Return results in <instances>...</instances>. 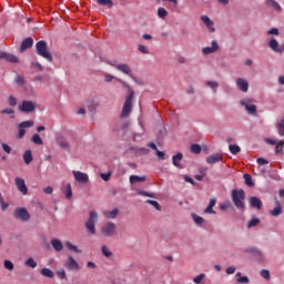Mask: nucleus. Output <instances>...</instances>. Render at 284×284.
<instances>
[{
  "mask_svg": "<svg viewBox=\"0 0 284 284\" xmlns=\"http://www.w3.org/2000/svg\"><path fill=\"white\" fill-rule=\"evenodd\" d=\"M99 6H105L106 8H112L114 6V2L112 0H98Z\"/></svg>",
  "mask_w": 284,
  "mask_h": 284,
  "instance_id": "38",
  "label": "nucleus"
},
{
  "mask_svg": "<svg viewBox=\"0 0 284 284\" xmlns=\"http://www.w3.org/2000/svg\"><path fill=\"white\" fill-rule=\"evenodd\" d=\"M24 265L27 267H32V270H34V267H37V262L34 261V258L29 257L26 262Z\"/></svg>",
  "mask_w": 284,
  "mask_h": 284,
  "instance_id": "39",
  "label": "nucleus"
},
{
  "mask_svg": "<svg viewBox=\"0 0 284 284\" xmlns=\"http://www.w3.org/2000/svg\"><path fill=\"white\" fill-rule=\"evenodd\" d=\"M8 61L9 63H19V58L12 53L0 51V61Z\"/></svg>",
  "mask_w": 284,
  "mask_h": 284,
  "instance_id": "9",
  "label": "nucleus"
},
{
  "mask_svg": "<svg viewBox=\"0 0 284 284\" xmlns=\"http://www.w3.org/2000/svg\"><path fill=\"white\" fill-rule=\"evenodd\" d=\"M203 278H205V274L202 273L200 275H196L194 278H193V283L195 284H201L203 282Z\"/></svg>",
  "mask_w": 284,
  "mask_h": 284,
  "instance_id": "45",
  "label": "nucleus"
},
{
  "mask_svg": "<svg viewBox=\"0 0 284 284\" xmlns=\"http://www.w3.org/2000/svg\"><path fill=\"white\" fill-rule=\"evenodd\" d=\"M132 99H134V91H131L125 99V102L123 104L122 112H121L122 119H126V116H130V113L132 112Z\"/></svg>",
  "mask_w": 284,
  "mask_h": 284,
  "instance_id": "4",
  "label": "nucleus"
},
{
  "mask_svg": "<svg viewBox=\"0 0 284 284\" xmlns=\"http://www.w3.org/2000/svg\"><path fill=\"white\" fill-rule=\"evenodd\" d=\"M102 254L106 258H110V256H112V251H110L106 245H103L102 246Z\"/></svg>",
  "mask_w": 284,
  "mask_h": 284,
  "instance_id": "42",
  "label": "nucleus"
},
{
  "mask_svg": "<svg viewBox=\"0 0 284 284\" xmlns=\"http://www.w3.org/2000/svg\"><path fill=\"white\" fill-rule=\"evenodd\" d=\"M103 216L105 219H115L119 216V209H113L111 211H103Z\"/></svg>",
  "mask_w": 284,
  "mask_h": 284,
  "instance_id": "24",
  "label": "nucleus"
},
{
  "mask_svg": "<svg viewBox=\"0 0 284 284\" xmlns=\"http://www.w3.org/2000/svg\"><path fill=\"white\" fill-rule=\"evenodd\" d=\"M14 82L17 83V85L21 87L24 85L26 79L22 75H17Z\"/></svg>",
  "mask_w": 284,
  "mask_h": 284,
  "instance_id": "46",
  "label": "nucleus"
},
{
  "mask_svg": "<svg viewBox=\"0 0 284 284\" xmlns=\"http://www.w3.org/2000/svg\"><path fill=\"white\" fill-rule=\"evenodd\" d=\"M277 132L280 136H284V118L277 123ZM275 145L276 154L283 152L284 140L278 141Z\"/></svg>",
  "mask_w": 284,
  "mask_h": 284,
  "instance_id": "5",
  "label": "nucleus"
},
{
  "mask_svg": "<svg viewBox=\"0 0 284 284\" xmlns=\"http://www.w3.org/2000/svg\"><path fill=\"white\" fill-rule=\"evenodd\" d=\"M23 161H24L26 165H30L31 161H33L32 151L31 150H27L23 153Z\"/></svg>",
  "mask_w": 284,
  "mask_h": 284,
  "instance_id": "27",
  "label": "nucleus"
},
{
  "mask_svg": "<svg viewBox=\"0 0 284 284\" xmlns=\"http://www.w3.org/2000/svg\"><path fill=\"white\" fill-rule=\"evenodd\" d=\"M9 105H10L11 108H16V105H17V98L10 95V97H9Z\"/></svg>",
  "mask_w": 284,
  "mask_h": 284,
  "instance_id": "55",
  "label": "nucleus"
},
{
  "mask_svg": "<svg viewBox=\"0 0 284 284\" xmlns=\"http://www.w3.org/2000/svg\"><path fill=\"white\" fill-rule=\"evenodd\" d=\"M229 150H230L231 154H239V152H241V146H239L236 144H231L229 146Z\"/></svg>",
  "mask_w": 284,
  "mask_h": 284,
  "instance_id": "40",
  "label": "nucleus"
},
{
  "mask_svg": "<svg viewBox=\"0 0 284 284\" xmlns=\"http://www.w3.org/2000/svg\"><path fill=\"white\" fill-rule=\"evenodd\" d=\"M250 205L251 207H254L255 210H261L263 207V201L256 196L250 197Z\"/></svg>",
  "mask_w": 284,
  "mask_h": 284,
  "instance_id": "21",
  "label": "nucleus"
},
{
  "mask_svg": "<svg viewBox=\"0 0 284 284\" xmlns=\"http://www.w3.org/2000/svg\"><path fill=\"white\" fill-rule=\"evenodd\" d=\"M221 161H223V155L221 153H215L206 158V163H209V165H214V163H219Z\"/></svg>",
  "mask_w": 284,
  "mask_h": 284,
  "instance_id": "17",
  "label": "nucleus"
},
{
  "mask_svg": "<svg viewBox=\"0 0 284 284\" xmlns=\"http://www.w3.org/2000/svg\"><path fill=\"white\" fill-rule=\"evenodd\" d=\"M14 215L17 219H20L21 221H30V213H28V210L23 207L17 209Z\"/></svg>",
  "mask_w": 284,
  "mask_h": 284,
  "instance_id": "10",
  "label": "nucleus"
},
{
  "mask_svg": "<svg viewBox=\"0 0 284 284\" xmlns=\"http://www.w3.org/2000/svg\"><path fill=\"white\" fill-rule=\"evenodd\" d=\"M16 186L21 194H28V186H26V180L23 178H16Z\"/></svg>",
  "mask_w": 284,
  "mask_h": 284,
  "instance_id": "12",
  "label": "nucleus"
},
{
  "mask_svg": "<svg viewBox=\"0 0 284 284\" xmlns=\"http://www.w3.org/2000/svg\"><path fill=\"white\" fill-rule=\"evenodd\" d=\"M236 85L241 92H247V90H250V82L243 78L236 80Z\"/></svg>",
  "mask_w": 284,
  "mask_h": 284,
  "instance_id": "15",
  "label": "nucleus"
},
{
  "mask_svg": "<svg viewBox=\"0 0 284 284\" xmlns=\"http://www.w3.org/2000/svg\"><path fill=\"white\" fill-rule=\"evenodd\" d=\"M64 245L68 250H71V252H77V254H81V250H79L77 245H73L70 242H65Z\"/></svg>",
  "mask_w": 284,
  "mask_h": 284,
  "instance_id": "32",
  "label": "nucleus"
},
{
  "mask_svg": "<svg viewBox=\"0 0 284 284\" xmlns=\"http://www.w3.org/2000/svg\"><path fill=\"white\" fill-rule=\"evenodd\" d=\"M260 223H261V220L253 217L247 223V227H248V230H251V227H256V225H258Z\"/></svg>",
  "mask_w": 284,
  "mask_h": 284,
  "instance_id": "37",
  "label": "nucleus"
},
{
  "mask_svg": "<svg viewBox=\"0 0 284 284\" xmlns=\"http://www.w3.org/2000/svg\"><path fill=\"white\" fill-rule=\"evenodd\" d=\"M64 266L67 267V270H70V271L79 270V263H77L74 261V257L72 256L68 257V260L64 263Z\"/></svg>",
  "mask_w": 284,
  "mask_h": 284,
  "instance_id": "16",
  "label": "nucleus"
},
{
  "mask_svg": "<svg viewBox=\"0 0 284 284\" xmlns=\"http://www.w3.org/2000/svg\"><path fill=\"white\" fill-rule=\"evenodd\" d=\"M2 150H4L7 154H10V152H12V148H10V145L6 143H2Z\"/></svg>",
  "mask_w": 284,
  "mask_h": 284,
  "instance_id": "60",
  "label": "nucleus"
},
{
  "mask_svg": "<svg viewBox=\"0 0 284 284\" xmlns=\"http://www.w3.org/2000/svg\"><path fill=\"white\" fill-rule=\"evenodd\" d=\"M64 192L65 199H72V184H67Z\"/></svg>",
  "mask_w": 284,
  "mask_h": 284,
  "instance_id": "34",
  "label": "nucleus"
},
{
  "mask_svg": "<svg viewBox=\"0 0 284 284\" xmlns=\"http://www.w3.org/2000/svg\"><path fill=\"white\" fill-rule=\"evenodd\" d=\"M4 268L9 270V272H12V270H14V264L12 263V261L6 260L4 261Z\"/></svg>",
  "mask_w": 284,
  "mask_h": 284,
  "instance_id": "44",
  "label": "nucleus"
},
{
  "mask_svg": "<svg viewBox=\"0 0 284 284\" xmlns=\"http://www.w3.org/2000/svg\"><path fill=\"white\" fill-rule=\"evenodd\" d=\"M139 51L142 52V54H150V51L148 50V48L143 44L139 45Z\"/></svg>",
  "mask_w": 284,
  "mask_h": 284,
  "instance_id": "57",
  "label": "nucleus"
},
{
  "mask_svg": "<svg viewBox=\"0 0 284 284\" xmlns=\"http://www.w3.org/2000/svg\"><path fill=\"white\" fill-rule=\"evenodd\" d=\"M114 68H116L120 72L123 74H128V77H132V69L130 65L125 63H120V64H112Z\"/></svg>",
  "mask_w": 284,
  "mask_h": 284,
  "instance_id": "13",
  "label": "nucleus"
},
{
  "mask_svg": "<svg viewBox=\"0 0 284 284\" xmlns=\"http://www.w3.org/2000/svg\"><path fill=\"white\" fill-rule=\"evenodd\" d=\"M229 207H232V203H230L229 201H226L220 205L221 210H229Z\"/></svg>",
  "mask_w": 284,
  "mask_h": 284,
  "instance_id": "58",
  "label": "nucleus"
},
{
  "mask_svg": "<svg viewBox=\"0 0 284 284\" xmlns=\"http://www.w3.org/2000/svg\"><path fill=\"white\" fill-rule=\"evenodd\" d=\"M214 205H216V200L211 199L207 207L204 210V214H216V211H214Z\"/></svg>",
  "mask_w": 284,
  "mask_h": 284,
  "instance_id": "23",
  "label": "nucleus"
},
{
  "mask_svg": "<svg viewBox=\"0 0 284 284\" xmlns=\"http://www.w3.org/2000/svg\"><path fill=\"white\" fill-rule=\"evenodd\" d=\"M138 194H139L140 196H149L150 199H153V197H154V194L148 193V192L142 191V190H138Z\"/></svg>",
  "mask_w": 284,
  "mask_h": 284,
  "instance_id": "52",
  "label": "nucleus"
},
{
  "mask_svg": "<svg viewBox=\"0 0 284 284\" xmlns=\"http://www.w3.org/2000/svg\"><path fill=\"white\" fill-rule=\"evenodd\" d=\"M247 252H251V254H254V256L263 257V253L257 248L252 247V248H248Z\"/></svg>",
  "mask_w": 284,
  "mask_h": 284,
  "instance_id": "48",
  "label": "nucleus"
},
{
  "mask_svg": "<svg viewBox=\"0 0 284 284\" xmlns=\"http://www.w3.org/2000/svg\"><path fill=\"white\" fill-rule=\"evenodd\" d=\"M19 108L21 112H33L34 103H32V101H22V104Z\"/></svg>",
  "mask_w": 284,
  "mask_h": 284,
  "instance_id": "18",
  "label": "nucleus"
},
{
  "mask_svg": "<svg viewBox=\"0 0 284 284\" xmlns=\"http://www.w3.org/2000/svg\"><path fill=\"white\" fill-rule=\"evenodd\" d=\"M57 143L60 148H64L65 150L70 149V143H68L67 139L58 138Z\"/></svg>",
  "mask_w": 284,
  "mask_h": 284,
  "instance_id": "30",
  "label": "nucleus"
},
{
  "mask_svg": "<svg viewBox=\"0 0 284 284\" xmlns=\"http://www.w3.org/2000/svg\"><path fill=\"white\" fill-rule=\"evenodd\" d=\"M192 219L195 223V225H201L202 223H205V220L199 215H196L195 213L192 214Z\"/></svg>",
  "mask_w": 284,
  "mask_h": 284,
  "instance_id": "36",
  "label": "nucleus"
},
{
  "mask_svg": "<svg viewBox=\"0 0 284 284\" xmlns=\"http://www.w3.org/2000/svg\"><path fill=\"white\" fill-rule=\"evenodd\" d=\"M40 274L45 278H54V272L50 268H42L40 271Z\"/></svg>",
  "mask_w": 284,
  "mask_h": 284,
  "instance_id": "28",
  "label": "nucleus"
},
{
  "mask_svg": "<svg viewBox=\"0 0 284 284\" xmlns=\"http://www.w3.org/2000/svg\"><path fill=\"white\" fill-rule=\"evenodd\" d=\"M34 125V122L33 121H24L22 123H20V126L21 128H32Z\"/></svg>",
  "mask_w": 284,
  "mask_h": 284,
  "instance_id": "51",
  "label": "nucleus"
},
{
  "mask_svg": "<svg viewBox=\"0 0 284 284\" xmlns=\"http://www.w3.org/2000/svg\"><path fill=\"white\" fill-rule=\"evenodd\" d=\"M102 236H114L116 234V224L106 222L100 230Z\"/></svg>",
  "mask_w": 284,
  "mask_h": 284,
  "instance_id": "6",
  "label": "nucleus"
},
{
  "mask_svg": "<svg viewBox=\"0 0 284 284\" xmlns=\"http://www.w3.org/2000/svg\"><path fill=\"white\" fill-rule=\"evenodd\" d=\"M261 276H262V278H265L266 281H270V271L262 270L261 271Z\"/></svg>",
  "mask_w": 284,
  "mask_h": 284,
  "instance_id": "54",
  "label": "nucleus"
},
{
  "mask_svg": "<svg viewBox=\"0 0 284 284\" xmlns=\"http://www.w3.org/2000/svg\"><path fill=\"white\" fill-rule=\"evenodd\" d=\"M23 136H26V129L23 126H21V124H20L18 138L23 139Z\"/></svg>",
  "mask_w": 284,
  "mask_h": 284,
  "instance_id": "56",
  "label": "nucleus"
},
{
  "mask_svg": "<svg viewBox=\"0 0 284 284\" xmlns=\"http://www.w3.org/2000/svg\"><path fill=\"white\" fill-rule=\"evenodd\" d=\"M158 17L159 19H165L168 17V10H165L163 7H160L158 9Z\"/></svg>",
  "mask_w": 284,
  "mask_h": 284,
  "instance_id": "35",
  "label": "nucleus"
},
{
  "mask_svg": "<svg viewBox=\"0 0 284 284\" xmlns=\"http://www.w3.org/2000/svg\"><path fill=\"white\" fill-rule=\"evenodd\" d=\"M232 196V201L235 205V207H237V210H245V203H243V201H245V191L244 190H233L231 193Z\"/></svg>",
  "mask_w": 284,
  "mask_h": 284,
  "instance_id": "1",
  "label": "nucleus"
},
{
  "mask_svg": "<svg viewBox=\"0 0 284 284\" xmlns=\"http://www.w3.org/2000/svg\"><path fill=\"white\" fill-rule=\"evenodd\" d=\"M72 174L77 183H88L90 181L88 173L81 171H72Z\"/></svg>",
  "mask_w": 284,
  "mask_h": 284,
  "instance_id": "8",
  "label": "nucleus"
},
{
  "mask_svg": "<svg viewBox=\"0 0 284 284\" xmlns=\"http://www.w3.org/2000/svg\"><path fill=\"white\" fill-rule=\"evenodd\" d=\"M243 179L245 181V185H247L248 187H254V182H252V175H250L248 173H245L243 175Z\"/></svg>",
  "mask_w": 284,
  "mask_h": 284,
  "instance_id": "31",
  "label": "nucleus"
},
{
  "mask_svg": "<svg viewBox=\"0 0 284 284\" xmlns=\"http://www.w3.org/2000/svg\"><path fill=\"white\" fill-rule=\"evenodd\" d=\"M51 245L55 252H61V250H63V243H61L59 239L51 240Z\"/></svg>",
  "mask_w": 284,
  "mask_h": 284,
  "instance_id": "26",
  "label": "nucleus"
},
{
  "mask_svg": "<svg viewBox=\"0 0 284 284\" xmlns=\"http://www.w3.org/2000/svg\"><path fill=\"white\" fill-rule=\"evenodd\" d=\"M237 278V283H250V278H247V276H241V273H236Z\"/></svg>",
  "mask_w": 284,
  "mask_h": 284,
  "instance_id": "47",
  "label": "nucleus"
},
{
  "mask_svg": "<svg viewBox=\"0 0 284 284\" xmlns=\"http://www.w3.org/2000/svg\"><path fill=\"white\" fill-rule=\"evenodd\" d=\"M181 161H183V153H176L172 158V163L175 168H181Z\"/></svg>",
  "mask_w": 284,
  "mask_h": 284,
  "instance_id": "25",
  "label": "nucleus"
},
{
  "mask_svg": "<svg viewBox=\"0 0 284 284\" xmlns=\"http://www.w3.org/2000/svg\"><path fill=\"white\" fill-rule=\"evenodd\" d=\"M146 203H150V205H153V207H155V210H161V204H159V202H156L154 200H148Z\"/></svg>",
  "mask_w": 284,
  "mask_h": 284,
  "instance_id": "53",
  "label": "nucleus"
},
{
  "mask_svg": "<svg viewBox=\"0 0 284 284\" xmlns=\"http://www.w3.org/2000/svg\"><path fill=\"white\" fill-rule=\"evenodd\" d=\"M267 34H274L275 37H278V29L272 28L271 30L267 31Z\"/></svg>",
  "mask_w": 284,
  "mask_h": 284,
  "instance_id": "63",
  "label": "nucleus"
},
{
  "mask_svg": "<svg viewBox=\"0 0 284 284\" xmlns=\"http://www.w3.org/2000/svg\"><path fill=\"white\" fill-rule=\"evenodd\" d=\"M201 145H199V144H192L191 145V152L193 153V154H201Z\"/></svg>",
  "mask_w": 284,
  "mask_h": 284,
  "instance_id": "43",
  "label": "nucleus"
},
{
  "mask_svg": "<svg viewBox=\"0 0 284 284\" xmlns=\"http://www.w3.org/2000/svg\"><path fill=\"white\" fill-rule=\"evenodd\" d=\"M267 6H271V8H274V10H281V4L274 0H266Z\"/></svg>",
  "mask_w": 284,
  "mask_h": 284,
  "instance_id": "41",
  "label": "nucleus"
},
{
  "mask_svg": "<svg viewBox=\"0 0 284 284\" xmlns=\"http://www.w3.org/2000/svg\"><path fill=\"white\" fill-rule=\"evenodd\" d=\"M201 21H203L210 32H215L216 29H214V22L210 19V17L202 16Z\"/></svg>",
  "mask_w": 284,
  "mask_h": 284,
  "instance_id": "20",
  "label": "nucleus"
},
{
  "mask_svg": "<svg viewBox=\"0 0 284 284\" xmlns=\"http://www.w3.org/2000/svg\"><path fill=\"white\" fill-rule=\"evenodd\" d=\"M203 54H214V52H219V43L216 40H213L211 47H206L202 49Z\"/></svg>",
  "mask_w": 284,
  "mask_h": 284,
  "instance_id": "14",
  "label": "nucleus"
},
{
  "mask_svg": "<svg viewBox=\"0 0 284 284\" xmlns=\"http://www.w3.org/2000/svg\"><path fill=\"white\" fill-rule=\"evenodd\" d=\"M100 176L103 181H110L111 173H101Z\"/></svg>",
  "mask_w": 284,
  "mask_h": 284,
  "instance_id": "64",
  "label": "nucleus"
},
{
  "mask_svg": "<svg viewBox=\"0 0 284 284\" xmlns=\"http://www.w3.org/2000/svg\"><path fill=\"white\" fill-rule=\"evenodd\" d=\"M257 163L260 165H267V163H270L266 159H263V158H258L257 159Z\"/></svg>",
  "mask_w": 284,
  "mask_h": 284,
  "instance_id": "62",
  "label": "nucleus"
},
{
  "mask_svg": "<svg viewBox=\"0 0 284 284\" xmlns=\"http://www.w3.org/2000/svg\"><path fill=\"white\" fill-rule=\"evenodd\" d=\"M145 181V176H139V175H131L130 176V183L134 185V183H143Z\"/></svg>",
  "mask_w": 284,
  "mask_h": 284,
  "instance_id": "29",
  "label": "nucleus"
},
{
  "mask_svg": "<svg viewBox=\"0 0 284 284\" xmlns=\"http://www.w3.org/2000/svg\"><path fill=\"white\" fill-rule=\"evenodd\" d=\"M34 44V40L32 38H27L22 41L21 47H20V52H26L28 48H32Z\"/></svg>",
  "mask_w": 284,
  "mask_h": 284,
  "instance_id": "22",
  "label": "nucleus"
},
{
  "mask_svg": "<svg viewBox=\"0 0 284 284\" xmlns=\"http://www.w3.org/2000/svg\"><path fill=\"white\" fill-rule=\"evenodd\" d=\"M97 221H99V214L97 211H91L89 213V219L85 222V229L88 230L89 234H97Z\"/></svg>",
  "mask_w": 284,
  "mask_h": 284,
  "instance_id": "3",
  "label": "nucleus"
},
{
  "mask_svg": "<svg viewBox=\"0 0 284 284\" xmlns=\"http://www.w3.org/2000/svg\"><path fill=\"white\" fill-rule=\"evenodd\" d=\"M32 143H36V145H43V140L41 139V135L33 134L31 138Z\"/></svg>",
  "mask_w": 284,
  "mask_h": 284,
  "instance_id": "33",
  "label": "nucleus"
},
{
  "mask_svg": "<svg viewBox=\"0 0 284 284\" xmlns=\"http://www.w3.org/2000/svg\"><path fill=\"white\" fill-rule=\"evenodd\" d=\"M206 85H209V88H211L212 90H214V92H216V88H219V82H216V81H207Z\"/></svg>",
  "mask_w": 284,
  "mask_h": 284,
  "instance_id": "49",
  "label": "nucleus"
},
{
  "mask_svg": "<svg viewBox=\"0 0 284 284\" xmlns=\"http://www.w3.org/2000/svg\"><path fill=\"white\" fill-rule=\"evenodd\" d=\"M275 201V207L270 211L271 216H281L283 214V206L281 205V201H278V197L274 199Z\"/></svg>",
  "mask_w": 284,
  "mask_h": 284,
  "instance_id": "11",
  "label": "nucleus"
},
{
  "mask_svg": "<svg viewBox=\"0 0 284 284\" xmlns=\"http://www.w3.org/2000/svg\"><path fill=\"white\" fill-rule=\"evenodd\" d=\"M240 105L245 108L247 114H252L253 116H255L256 105L254 103H252V99L245 98V99L241 100Z\"/></svg>",
  "mask_w": 284,
  "mask_h": 284,
  "instance_id": "7",
  "label": "nucleus"
},
{
  "mask_svg": "<svg viewBox=\"0 0 284 284\" xmlns=\"http://www.w3.org/2000/svg\"><path fill=\"white\" fill-rule=\"evenodd\" d=\"M268 47L271 48V50H273V52L283 54V48L278 45V41H276V39H271V41L268 42Z\"/></svg>",
  "mask_w": 284,
  "mask_h": 284,
  "instance_id": "19",
  "label": "nucleus"
},
{
  "mask_svg": "<svg viewBox=\"0 0 284 284\" xmlns=\"http://www.w3.org/2000/svg\"><path fill=\"white\" fill-rule=\"evenodd\" d=\"M0 114H14L13 109H3L0 111Z\"/></svg>",
  "mask_w": 284,
  "mask_h": 284,
  "instance_id": "61",
  "label": "nucleus"
},
{
  "mask_svg": "<svg viewBox=\"0 0 284 284\" xmlns=\"http://www.w3.org/2000/svg\"><path fill=\"white\" fill-rule=\"evenodd\" d=\"M36 49L39 57H42V59L52 62V53H50V51L48 50V43L45 41L40 40L39 42H37Z\"/></svg>",
  "mask_w": 284,
  "mask_h": 284,
  "instance_id": "2",
  "label": "nucleus"
},
{
  "mask_svg": "<svg viewBox=\"0 0 284 284\" xmlns=\"http://www.w3.org/2000/svg\"><path fill=\"white\" fill-rule=\"evenodd\" d=\"M55 274H57L58 278H60V281H64V278H67V274H65L64 270L57 271Z\"/></svg>",
  "mask_w": 284,
  "mask_h": 284,
  "instance_id": "50",
  "label": "nucleus"
},
{
  "mask_svg": "<svg viewBox=\"0 0 284 284\" xmlns=\"http://www.w3.org/2000/svg\"><path fill=\"white\" fill-rule=\"evenodd\" d=\"M156 156H158V159H160L161 161H165V153H164L163 151L156 150Z\"/></svg>",
  "mask_w": 284,
  "mask_h": 284,
  "instance_id": "59",
  "label": "nucleus"
}]
</instances>
